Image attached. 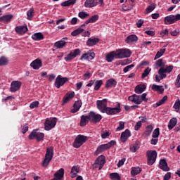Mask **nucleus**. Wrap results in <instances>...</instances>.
<instances>
[{
	"instance_id": "nucleus-56",
	"label": "nucleus",
	"mask_w": 180,
	"mask_h": 180,
	"mask_svg": "<svg viewBox=\"0 0 180 180\" xmlns=\"http://www.w3.org/2000/svg\"><path fill=\"white\" fill-rule=\"evenodd\" d=\"M39 101H33L30 103V109H34V108H39Z\"/></svg>"
},
{
	"instance_id": "nucleus-51",
	"label": "nucleus",
	"mask_w": 180,
	"mask_h": 180,
	"mask_svg": "<svg viewBox=\"0 0 180 180\" xmlns=\"http://www.w3.org/2000/svg\"><path fill=\"white\" fill-rule=\"evenodd\" d=\"M139 148H140V146H139V144L134 143L130 147V151H131V153H136V151H137V150H139Z\"/></svg>"
},
{
	"instance_id": "nucleus-55",
	"label": "nucleus",
	"mask_w": 180,
	"mask_h": 180,
	"mask_svg": "<svg viewBox=\"0 0 180 180\" xmlns=\"http://www.w3.org/2000/svg\"><path fill=\"white\" fill-rule=\"evenodd\" d=\"M154 9H155V5H150L146 9L145 13H150V12H153Z\"/></svg>"
},
{
	"instance_id": "nucleus-61",
	"label": "nucleus",
	"mask_w": 180,
	"mask_h": 180,
	"mask_svg": "<svg viewBox=\"0 0 180 180\" xmlns=\"http://www.w3.org/2000/svg\"><path fill=\"white\" fill-rule=\"evenodd\" d=\"M141 96V103L143 102H147L148 101V98H147V94L143 93Z\"/></svg>"
},
{
	"instance_id": "nucleus-20",
	"label": "nucleus",
	"mask_w": 180,
	"mask_h": 180,
	"mask_svg": "<svg viewBox=\"0 0 180 180\" xmlns=\"http://www.w3.org/2000/svg\"><path fill=\"white\" fill-rule=\"evenodd\" d=\"M81 106H82V101H75L73 104V108L70 110V113H77L81 109Z\"/></svg>"
},
{
	"instance_id": "nucleus-2",
	"label": "nucleus",
	"mask_w": 180,
	"mask_h": 180,
	"mask_svg": "<svg viewBox=\"0 0 180 180\" xmlns=\"http://www.w3.org/2000/svg\"><path fill=\"white\" fill-rule=\"evenodd\" d=\"M117 58H129L131 56V51L127 49H121L115 51Z\"/></svg>"
},
{
	"instance_id": "nucleus-63",
	"label": "nucleus",
	"mask_w": 180,
	"mask_h": 180,
	"mask_svg": "<svg viewBox=\"0 0 180 180\" xmlns=\"http://www.w3.org/2000/svg\"><path fill=\"white\" fill-rule=\"evenodd\" d=\"M139 119H140V121L139 122H141V123H146V122H147V120H148V119H147V117H146V116H141V117H139Z\"/></svg>"
},
{
	"instance_id": "nucleus-33",
	"label": "nucleus",
	"mask_w": 180,
	"mask_h": 180,
	"mask_svg": "<svg viewBox=\"0 0 180 180\" xmlns=\"http://www.w3.org/2000/svg\"><path fill=\"white\" fill-rule=\"evenodd\" d=\"M9 64V58L6 56L0 57V67L8 65Z\"/></svg>"
},
{
	"instance_id": "nucleus-27",
	"label": "nucleus",
	"mask_w": 180,
	"mask_h": 180,
	"mask_svg": "<svg viewBox=\"0 0 180 180\" xmlns=\"http://www.w3.org/2000/svg\"><path fill=\"white\" fill-rule=\"evenodd\" d=\"M98 5V1L95 0H86L84 2L85 8H95Z\"/></svg>"
},
{
	"instance_id": "nucleus-54",
	"label": "nucleus",
	"mask_w": 180,
	"mask_h": 180,
	"mask_svg": "<svg viewBox=\"0 0 180 180\" xmlns=\"http://www.w3.org/2000/svg\"><path fill=\"white\" fill-rule=\"evenodd\" d=\"M173 108H174V109H175L176 110V112H178V110H179V109H180V100L179 99H177L175 101V103H174Z\"/></svg>"
},
{
	"instance_id": "nucleus-52",
	"label": "nucleus",
	"mask_w": 180,
	"mask_h": 180,
	"mask_svg": "<svg viewBox=\"0 0 180 180\" xmlns=\"http://www.w3.org/2000/svg\"><path fill=\"white\" fill-rule=\"evenodd\" d=\"M168 100V96H165L160 101L156 103L157 106H161V105H164L165 101Z\"/></svg>"
},
{
	"instance_id": "nucleus-24",
	"label": "nucleus",
	"mask_w": 180,
	"mask_h": 180,
	"mask_svg": "<svg viewBox=\"0 0 180 180\" xmlns=\"http://www.w3.org/2000/svg\"><path fill=\"white\" fill-rule=\"evenodd\" d=\"M137 40H139V38L135 34L129 35L126 39V41L128 44H134Z\"/></svg>"
},
{
	"instance_id": "nucleus-22",
	"label": "nucleus",
	"mask_w": 180,
	"mask_h": 180,
	"mask_svg": "<svg viewBox=\"0 0 180 180\" xmlns=\"http://www.w3.org/2000/svg\"><path fill=\"white\" fill-rule=\"evenodd\" d=\"M116 85H117L116 79L111 78L106 81L105 88H107V89H110V88H115Z\"/></svg>"
},
{
	"instance_id": "nucleus-62",
	"label": "nucleus",
	"mask_w": 180,
	"mask_h": 180,
	"mask_svg": "<svg viewBox=\"0 0 180 180\" xmlns=\"http://www.w3.org/2000/svg\"><path fill=\"white\" fill-rule=\"evenodd\" d=\"M84 81H86V79H89L91 77H92V75L89 72H86L84 75Z\"/></svg>"
},
{
	"instance_id": "nucleus-8",
	"label": "nucleus",
	"mask_w": 180,
	"mask_h": 180,
	"mask_svg": "<svg viewBox=\"0 0 180 180\" xmlns=\"http://www.w3.org/2000/svg\"><path fill=\"white\" fill-rule=\"evenodd\" d=\"M78 56H81V50L76 49L65 56V61H72Z\"/></svg>"
},
{
	"instance_id": "nucleus-19",
	"label": "nucleus",
	"mask_w": 180,
	"mask_h": 180,
	"mask_svg": "<svg viewBox=\"0 0 180 180\" xmlns=\"http://www.w3.org/2000/svg\"><path fill=\"white\" fill-rule=\"evenodd\" d=\"M131 136V134L130 133V130L126 129L124 132L121 134L120 140L122 143H126L129 137H130Z\"/></svg>"
},
{
	"instance_id": "nucleus-7",
	"label": "nucleus",
	"mask_w": 180,
	"mask_h": 180,
	"mask_svg": "<svg viewBox=\"0 0 180 180\" xmlns=\"http://www.w3.org/2000/svg\"><path fill=\"white\" fill-rule=\"evenodd\" d=\"M87 140V136L84 135H78L73 143V146L75 148H79V147H81V146H82V144H84V143H85Z\"/></svg>"
},
{
	"instance_id": "nucleus-60",
	"label": "nucleus",
	"mask_w": 180,
	"mask_h": 180,
	"mask_svg": "<svg viewBox=\"0 0 180 180\" xmlns=\"http://www.w3.org/2000/svg\"><path fill=\"white\" fill-rule=\"evenodd\" d=\"M28 130H29V126H27V124H26L22 127V129H21V132L22 133V134H25L27 133Z\"/></svg>"
},
{
	"instance_id": "nucleus-15",
	"label": "nucleus",
	"mask_w": 180,
	"mask_h": 180,
	"mask_svg": "<svg viewBox=\"0 0 180 180\" xmlns=\"http://www.w3.org/2000/svg\"><path fill=\"white\" fill-rule=\"evenodd\" d=\"M20 86H22L21 82L13 81L11 84L10 91L11 92H16V91H19V89H20Z\"/></svg>"
},
{
	"instance_id": "nucleus-29",
	"label": "nucleus",
	"mask_w": 180,
	"mask_h": 180,
	"mask_svg": "<svg viewBox=\"0 0 180 180\" xmlns=\"http://www.w3.org/2000/svg\"><path fill=\"white\" fill-rule=\"evenodd\" d=\"M13 18V15H6L0 17V22H4V23H9Z\"/></svg>"
},
{
	"instance_id": "nucleus-25",
	"label": "nucleus",
	"mask_w": 180,
	"mask_h": 180,
	"mask_svg": "<svg viewBox=\"0 0 180 180\" xmlns=\"http://www.w3.org/2000/svg\"><path fill=\"white\" fill-rule=\"evenodd\" d=\"M146 88L147 86H146V84H139L135 87L134 91L136 94H143V92L146 91Z\"/></svg>"
},
{
	"instance_id": "nucleus-12",
	"label": "nucleus",
	"mask_w": 180,
	"mask_h": 180,
	"mask_svg": "<svg viewBox=\"0 0 180 180\" xmlns=\"http://www.w3.org/2000/svg\"><path fill=\"white\" fill-rule=\"evenodd\" d=\"M89 119L93 123H99L102 120V115L101 114H96L94 111H91L89 113Z\"/></svg>"
},
{
	"instance_id": "nucleus-59",
	"label": "nucleus",
	"mask_w": 180,
	"mask_h": 180,
	"mask_svg": "<svg viewBox=\"0 0 180 180\" xmlns=\"http://www.w3.org/2000/svg\"><path fill=\"white\" fill-rule=\"evenodd\" d=\"M134 67V64L129 65L123 69V71H124V72H129V71L131 70V68H133Z\"/></svg>"
},
{
	"instance_id": "nucleus-44",
	"label": "nucleus",
	"mask_w": 180,
	"mask_h": 180,
	"mask_svg": "<svg viewBox=\"0 0 180 180\" xmlns=\"http://www.w3.org/2000/svg\"><path fill=\"white\" fill-rule=\"evenodd\" d=\"M85 30L82 29V27H79L77 29H76L75 30H74L71 34L75 37V36H78V34H81V33H82V32H84Z\"/></svg>"
},
{
	"instance_id": "nucleus-57",
	"label": "nucleus",
	"mask_w": 180,
	"mask_h": 180,
	"mask_svg": "<svg viewBox=\"0 0 180 180\" xmlns=\"http://www.w3.org/2000/svg\"><path fill=\"white\" fill-rule=\"evenodd\" d=\"M156 65L157 67H165V63L162 62V59H158L156 61Z\"/></svg>"
},
{
	"instance_id": "nucleus-48",
	"label": "nucleus",
	"mask_w": 180,
	"mask_h": 180,
	"mask_svg": "<svg viewBox=\"0 0 180 180\" xmlns=\"http://www.w3.org/2000/svg\"><path fill=\"white\" fill-rule=\"evenodd\" d=\"M110 178L112 180H120V175L118 173H111L110 174Z\"/></svg>"
},
{
	"instance_id": "nucleus-31",
	"label": "nucleus",
	"mask_w": 180,
	"mask_h": 180,
	"mask_svg": "<svg viewBox=\"0 0 180 180\" xmlns=\"http://www.w3.org/2000/svg\"><path fill=\"white\" fill-rule=\"evenodd\" d=\"M165 25H172V23H175V18L174 15H170L165 18Z\"/></svg>"
},
{
	"instance_id": "nucleus-38",
	"label": "nucleus",
	"mask_w": 180,
	"mask_h": 180,
	"mask_svg": "<svg viewBox=\"0 0 180 180\" xmlns=\"http://www.w3.org/2000/svg\"><path fill=\"white\" fill-rule=\"evenodd\" d=\"M99 43V39L98 38H94V39H89V40L86 42L87 46H95Z\"/></svg>"
},
{
	"instance_id": "nucleus-1",
	"label": "nucleus",
	"mask_w": 180,
	"mask_h": 180,
	"mask_svg": "<svg viewBox=\"0 0 180 180\" xmlns=\"http://www.w3.org/2000/svg\"><path fill=\"white\" fill-rule=\"evenodd\" d=\"M53 157H54V148L53 147L47 148L45 157L41 163V166L44 168H47V167H49V165L53 160Z\"/></svg>"
},
{
	"instance_id": "nucleus-46",
	"label": "nucleus",
	"mask_w": 180,
	"mask_h": 180,
	"mask_svg": "<svg viewBox=\"0 0 180 180\" xmlns=\"http://www.w3.org/2000/svg\"><path fill=\"white\" fill-rule=\"evenodd\" d=\"M34 15V10L33 8H30L28 11H27V16L28 20H32V18Z\"/></svg>"
},
{
	"instance_id": "nucleus-64",
	"label": "nucleus",
	"mask_w": 180,
	"mask_h": 180,
	"mask_svg": "<svg viewBox=\"0 0 180 180\" xmlns=\"http://www.w3.org/2000/svg\"><path fill=\"white\" fill-rule=\"evenodd\" d=\"M164 180H169L171 179V172H167L163 177Z\"/></svg>"
},
{
	"instance_id": "nucleus-42",
	"label": "nucleus",
	"mask_w": 180,
	"mask_h": 180,
	"mask_svg": "<svg viewBox=\"0 0 180 180\" xmlns=\"http://www.w3.org/2000/svg\"><path fill=\"white\" fill-rule=\"evenodd\" d=\"M77 0H68L61 3V6H71V5H75Z\"/></svg>"
},
{
	"instance_id": "nucleus-10",
	"label": "nucleus",
	"mask_w": 180,
	"mask_h": 180,
	"mask_svg": "<svg viewBox=\"0 0 180 180\" xmlns=\"http://www.w3.org/2000/svg\"><path fill=\"white\" fill-rule=\"evenodd\" d=\"M56 124H57V119H46L44 123V129L45 130H51V129H54L56 127Z\"/></svg>"
},
{
	"instance_id": "nucleus-28",
	"label": "nucleus",
	"mask_w": 180,
	"mask_h": 180,
	"mask_svg": "<svg viewBox=\"0 0 180 180\" xmlns=\"http://www.w3.org/2000/svg\"><path fill=\"white\" fill-rule=\"evenodd\" d=\"M115 58H117L116 56V51H111L106 56V60L108 63H112Z\"/></svg>"
},
{
	"instance_id": "nucleus-47",
	"label": "nucleus",
	"mask_w": 180,
	"mask_h": 180,
	"mask_svg": "<svg viewBox=\"0 0 180 180\" xmlns=\"http://www.w3.org/2000/svg\"><path fill=\"white\" fill-rule=\"evenodd\" d=\"M78 16L80 19H86V18L89 17V13L85 11H81L78 13Z\"/></svg>"
},
{
	"instance_id": "nucleus-39",
	"label": "nucleus",
	"mask_w": 180,
	"mask_h": 180,
	"mask_svg": "<svg viewBox=\"0 0 180 180\" xmlns=\"http://www.w3.org/2000/svg\"><path fill=\"white\" fill-rule=\"evenodd\" d=\"M153 129H154V127H153L152 125H148L143 136H145V137H149V136H151V133H153Z\"/></svg>"
},
{
	"instance_id": "nucleus-41",
	"label": "nucleus",
	"mask_w": 180,
	"mask_h": 180,
	"mask_svg": "<svg viewBox=\"0 0 180 180\" xmlns=\"http://www.w3.org/2000/svg\"><path fill=\"white\" fill-rule=\"evenodd\" d=\"M99 19V15H94L91 16L89 20H86V25H89V23H95Z\"/></svg>"
},
{
	"instance_id": "nucleus-53",
	"label": "nucleus",
	"mask_w": 180,
	"mask_h": 180,
	"mask_svg": "<svg viewBox=\"0 0 180 180\" xmlns=\"http://www.w3.org/2000/svg\"><path fill=\"white\" fill-rule=\"evenodd\" d=\"M123 129H124V122L121 121L119 122V126L117 127L116 131H121Z\"/></svg>"
},
{
	"instance_id": "nucleus-5",
	"label": "nucleus",
	"mask_w": 180,
	"mask_h": 180,
	"mask_svg": "<svg viewBox=\"0 0 180 180\" xmlns=\"http://www.w3.org/2000/svg\"><path fill=\"white\" fill-rule=\"evenodd\" d=\"M122 109L120 108V103H118L115 108L107 107L104 113H106L109 116L117 115V113H120Z\"/></svg>"
},
{
	"instance_id": "nucleus-9",
	"label": "nucleus",
	"mask_w": 180,
	"mask_h": 180,
	"mask_svg": "<svg viewBox=\"0 0 180 180\" xmlns=\"http://www.w3.org/2000/svg\"><path fill=\"white\" fill-rule=\"evenodd\" d=\"M97 109L101 112V113H105L106 108H108V100L104 98L103 100H98L96 101Z\"/></svg>"
},
{
	"instance_id": "nucleus-40",
	"label": "nucleus",
	"mask_w": 180,
	"mask_h": 180,
	"mask_svg": "<svg viewBox=\"0 0 180 180\" xmlns=\"http://www.w3.org/2000/svg\"><path fill=\"white\" fill-rule=\"evenodd\" d=\"M68 44V38H63L60 41H58L54 44V46H65Z\"/></svg>"
},
{
	"instance_id": "nucleus-45",
	"label": "nucleus",
	"mask_w": 180,
	"mask_h": 180,
	"mask_svg": "<svg viewBox=\"0 0 180 180\" xmlns=\"http://www.w3.org/2000/svg\"><path fill=\"white\" fill-rule=\"evenodd\" d=\"M103 84V82L102 80H97L95 82L94 91H99V89Z\"/></svg>"
},
{
	"instance_id": "nucleus-49",
	"label": "nucleus",
	"mask_w": 180,
	"mask_h": 180,
	"mask_svg": "<svg viewBox=\"0 0 180 180\" xmlns=\"http://www.w3.org/2000/svg\"><path fill=\"white\" fill-rule=\"evenodd\" d=\"M152 137L153 139H158V137H160V128H156L154 129Z\"/></svg>"
},
{
	"instance_id": "nucleus-30",
	"label": "nucleus",
	"mask_w": 180,
	"mask_h": 180,
	"mask_svg": "<svg viewBox=\"0 0 180 180\" xmlns=\"http://www.w3.org/2000/svg\"><path fill=\"white\" fill-rule=\"evenodd\" d=\"M176 123H178V120L176 119V117L172 118L167 125L169 130H172V129H174V127L176 126Z\"/></svg>"
},
{
	"instance_id": "nucleus-26",
	"label": "nucleus",
	"mask_w": 180,
	"mask_h": 180,
	"mask_svg": "<svg viewBox=\"0 0 180 180\" xmlns=\"http://www.w3.org/2000/svg\"><path fill=\"white\" fill-rule=\"evenodd\" d=\"M54 178L58 180H61L64 178V168H60L54 174Z\"/></svg>"
},
{
	"instance_id": "nucleus-23",
	"label": "nucleus",
	"mask_w": 180,
	"mask_h": 180,
	"mask_svg": "<svg viewBox=\"0 0 180 180\" xmlns=\"http://www.w3.org/2000/svg\"><path fill=\"white\" fill-rule=\"evenodd\" d=\"M89 120H91L89 115H82L80 118L79 126L81 127L86 126L87 123H89Z\"/></svg>"
},
{
	"instance_id": "nucleus-17",
	"label": "nucleus",
	"mask_w": 180,
	"mask_h": 180,
	"mask_svg": "<svg viewBox=\"0 0 180 180\" xmlns=\"http://www.w3.org/2000/svg\"><path fill=\"white\" fill-rule=\"evenodd\" d=\"M15 30L18 34L23 35L27 33L29 29L27 28V25H25L15 27Z\"/></svg>"
},
{
	"instance_id": "nucleus-50",
	"label": "nucleus",
	"mask_w": 180,
	"mask_h": 180,
	"mask_svg": "<svg viewBox=\"0 0 180 180\" xmlns=\"http://www.w3.org/2000/svg\"><path fill=\"white\" fill-rule=\"evenodd\" d=\"M150 72H151V68H147L142 73L141 78L144 79L146 77H148Z\"/></svg>"
},
{
	"instance_id": "nucleus-4",
	"label": "nucleus",
	"mask_w": 180,
	"mask_h": 180,
	"mask_svg": "<svg viewBox=\"0 0 180 180\" xmlns=\"http://www.w3.org/2000/svg\"><path fill=\"white\" fill-rule=\"evenodd\" d=\"M30 140H37V141H43L44 140V133L37 132V130L34 129L28 136Z\"/></svg>"
},
{
	"instance_id": "nucleus-13",
	"label": "nucleus",
	"mask_w": 180,
	"mask_h": 180,
	"mask_svg": "<svg viewBox=\"0 0 180 180\" xmlns=\"http://www.w3.org/2000/svg\"><path fill=\"white\" fill-rule=\"evenodd\" d=\"M105 162L106 161H105L103 155H101L96 159L95 162V167L96 168H98V170L101 171V169L103 168V165H105Z\"/></svg>"
},
{
	"instance_id": "nucleus-43",
	"label": "nucleus",
	"mask_w": 180,
	"mask_h": 180,
	"mask_svg": "<svg viewBox=\"0 0 180 180\" xmlns=\"http://www.w3.org/2000/svg\"><path fill=\"white\" fill-rule=\"evenodd\" d=\"M164 53H165V48L160 49V51L157 52L154 60H158L160 57H162V56H164Z\"/></svg>"
},
{
	"instance_id": "nucleus-37",
	"label": "nucleus",
	"mask_w": 180,
	"mask_h": 180,
	"mask_svg": "<svg viewBox=\"0 0 180 180\" xmlns=\"http://www.w3.org/2000/svg\"><path fill=\"white\" fill-rule=\"evenodd\" d=\"M158 74L160 77V79H164V78H167V73L165 72V67H162L158 70Z\"/></svg>"
},
{
	"instance_id": "nucleus-3",
	"label": "nucleus",
	"mask_w": 180,
	"mask_h": 180,
	"mask_svg": "<svg viewBox=\"0 0 180 180\" xmlns=\"http://www.w3.org/2000/svg\"><path fill=\"white\" fill-rule=\"evenodd\" d=\"M116 144V142L112 140L108 142V143L105 144H102L98 146L96 153V154H101V153H103V151H106V150H109V148H112L113 146Z\"/></svg>"
},
{
	"instance_id": "nucleus-21",
	"label": "nucleus",
	"mask_w": 180,
	"mask_h": 180,
	"mask_svg": "<svg viewBox=\"0 0 180 180\" xmlns=\"http://www.w3.org/2000/svg\"><path fill=\"white\" fill-rule=\"evenodd\" d=\"M159 167L165 172H168L169 171V167H168V164L167 163V160L165 159H162L159 163Z\"/></svg>"
},
{
	"instance_id": "nucleus-35",
	"label": "nucleus",
	"mask_w": 180,
	"mask_h": 180,
	"mask_svg": "<svg viewBox=\"0 0 180 180\" xmlns=\"http://www.w3.org/2000/svg\"><path fill=\"white\" fill-rule=\"evenodd\" d=\"M152 89L156 92H159V94H164V88H162V86L153 84Z\"/></svg>"
},
{
	"instance_id": "nucleus-16",
	"label": "nucleus",
	"mask_w": 180,
	"mask_h": 180,
	"mask_svg": "<svg viewBox=\"0 0 180 180\" xmlns=\"http://www.w3.org/2000/svg\"><path fill=\"white\" fill-rule=\"evenodd\" d=\"M95 58V53L94 52H88L82 55L80 57V60L82 61L83 60H87V61H91V60H94Z\"/></svg>"
},
{
	"instance_id": "nucleus-14",
	"label": "nucleus",
	"mask_w": 180,
	"mask_h": 180,
	"mask_svg": "<svg viewBox=\"0 0 180 180\" xmlns=\"http://www.w3.org/2000/svg\"><path fill=\"white\" fill-rule=\"evenodd\" d=\"M128 101L136 105H141V96L137 94H133L132 96H129Z\"/></svg>"
},
{
	"instance_id": "nucleus-6",
	"label": "nucleus",
	"mask_w": 180,
	"mask_h": 180,
	"mask_svg": "<svg viewBox=\"0 0 180 180\" xmlns=\"http://www.w3.org/2000/svg\"><path fill=\"white\" fill-rule=\"evenodd\" d=\"M146 156L148 158V165H153L157 160V151L148 150L146 152Z\"/></svg>"
},
{
	"instance_id": "nucleus-18",
	"label": "nucleus",
	"mask_w": 180,
	"mask_h": 180,
	"mask_svg": "<svg viewBox=\"0 0 180 180\" xmlns=\"http://www.w3.org/2000/svg\"><path fill=\"white\" fill-rule=\"evenodd\" d=\"M42 65L43 63L40 59H36L33 60L30 64V66L33 68V70H40Z\"/></svg>"
},
{
	"instance_id": "nucleus-32",
	"label": "nucleus",
	"mask_w": 180,
	"mask_h": 180,
	"mask_svg": "<svg viewBox=\"0 0 180 180\" xmlns=\"http://www.w3.org/2000/svg\"><path fill=\"white\" fill-rule=\"evenodd\" d=\"M32 39L36 41L43 40L44 35L41 32H37L32 36Z\"/></svg>"
},
{
	"instance_id": "nucleus-36",
	"label": "nucleus",
	"mask_w": 180,
	"mask_h": 180,
	"mask_svg": "<svg viewBox=\"0 0 180 180\" xmlns=\"http://www.w3.org/2000/svg\"><path fill=\"white\" fill-rule=\"evenodd\" d=\"M142 169L140 167H134L131 168V174L132 176H136V175H139Z\"/></svg>"
},
{
	"instance_id": "nucleus-34",
	"label": "nucleus",
	"mask_w": 180,
	"mask_h": 180,
	"mask_svg": "<svg viewBox=\"0 0 180 180\" xmlns=\"http://www.w3.org/2000/svg\"><path fill=\"white\" fill-rule=\"evenodd\" d=\"M79 172V166H73L72 167V170L70 172V175L72 178H75L77 176V174Z\"/></svg>"
},
{
	"instance_id": "nucleus-58",
	"label": "nucleus",
	"mask_w": 180,
	"mask_h": 180,
	"mask_svg": "<svg viewBox=\"0 0 180 180\" xmlns=\"http://www.w3.org/2000/svg\"><path fill=\"white\" fill-rule=\"evenodd\" d=\"M172 70H174V66L172 65L167 66L166 68H165V71L166 73L167 72V74L172 72Z\"/></svg>"
},
{
	"instance_id": "nucleus-11",
	"label": "nucleus",
	"mask_w": 180,
	"mask_h": 180,
	"mask_svg": "<svg viewBox=\"0 0 180 180\" xmlns=\"http://www.w3.org/2000/svg\"><path fill=\"white\" fill-rule=\"evenodd\" d=\"M65 82H68V78L61 77V75H58L56 79L54 86L56 88H57V89H60V87L63 86Z\"/></svg>"
}]
</instances>
